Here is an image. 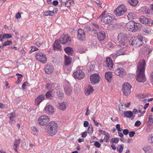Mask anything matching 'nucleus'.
Wrapping results in <instances>:
<instances>
[{"instance_id": "f3484780", "label": "nucleus", "mask_w": 153, "mask_h": 153, "mask_svg": "<svg viewBox=\"0 0 153 153\" xmlns=\"http://www.w3.org/2000/svg\"><path fill=\"white\" fill-rule=\"evenodd\" d=\"M115 74L117 76L122 77L125 75L126 73L124 69L122 68H117L115 71Z\"/></svg>"}, {"instance_id": "f257e3e1", "label": "nucleus", "mask_w": 153, "mask_h": 153, "mask_svg": "<svg viewBox=\"0 0 153 153\" xmlns=\"http://www.w3.org/2000/svg\"><path fill=\"white\" fill-rule=\"evenodd\" d=\"M145 61L143 59L139 61L137 65V80L139 82H143L146 81V78L144 74L145 70Z\"/></svg>"}, {"instance_id": "13d9d810", "label": "nucleus", "mask_w": 153, "mask_h": 153, "mask_svg": "<svg viewBox=\"0 0 153 153\" xmlns=\"http://www.w3.org/2000/svg\"><path fill=\"white\" fill-rule=\"evenodd\" d=\"M112 44L111 43H108L105 45V47L107 49H110L112 47Z\"/></svg>"}, {"instance_id": "e433bc0d", "label": "nucleus", "mask_w": 153, "mask_h": 153, "mask_svg": "<svg viewBox=\"0 0 153 153\" xmlns=\"http://www.w3.org/2000/svg\"><path fill=\"white\" fill-rule=\"evenodd\" d=\"M61 46L59 43V41L56 40L53 45V48L54 50H59L61 49Z\"/></svg>"}, {"instance_id": "de8ad7c7", "label": "nucleus", "mask_w": 153, "mask_h": 153, "mask_svg": "<svg viewBox=\"0 0 153 153\" xmlns=\"http://www.w3.org/2000/svg\"><path fill=\"white\" fill-rule=\"evenodd\" d=\"M57 95L58 97L59 98H62L63 97L64 94L59 91H58L57 92Z\"/></svg>"}, {"instance_id": "7ed1b4c3", "label": "nucleus", "mask_w": 153, "mask_h": 153, "mask_svg": "<svg viewBox=\"0 0 153 153\" xmlns=\"http://www.w3.org/2000/svg\"><path fill=\"white\" fill-rule=\"evenodd\" d=\"M47 133L50 136H54L58 131L57 124L54 121L50 122L47 126Z\"/></svg>"}, {"instance_id": "c756f323", "label": "nucleus", "mask_w": 153, "mask_h": 153, "mask_svg": "<svg viewBox=\"0 0 153 153\" xmlns=\"http://www.w3.org/2000/svg\"><path fill=\"white\" fill-rule=\"evenodd\" d=\"M94 91L92 87L88 86V87L85 90L84 93L86 95H88L91 94Z\"/></svg>"}, {"instance_id": "5701e85b", "label": "nucleus", "mask_w": 153, "mask_h": 153, "mask_svg": "<svg viewBox=\"0 0 153 153\" xmlns=\"http://www.w3.org/2000/svg\"><path fill=\"white\" fill-rule=\"evenodd\" d=\"M105 62L106 66L109 69H110L113 68V64L111 59L109 57L106 58Z\"/></svg>"}, {"instance_id": "37998d69", "label": "nucleus", "mask_w": 153, "mask_h": 153, "mask_svg": "<svg viewBox=\"0 0 153 153\" xmlns=\"http://www.w3.org/2000/svg\"><path fill=\"white\" fill-rule=\"evenodd\" d=\"M123 145L121 144L119 145L117 148V150L120 153H121L123 149Z\"/></svg>"}, {"instance_id": "4c0bfd02", "label": "nucleus", "mask_w": 153, "mask_h": 153, "mask_svg": "<svg viewBox=\"0 0 153 153\" xmlns=\"http://www.w3.org/2000/svg\"><path fill=\"white\" fill-rule=\"evenodd\" d=\"M129 20H132L136 18V16L135 14L133 13H129L127 16Z\"/></svg>"}, {"instance_id": "5fc2aeb1", "label": "nucleus", "mask_w": 153, "mask_h": 153, "mask_svg": "<svg viewBox=\"0 0 153 153\" xmlns=\"http://www.w3.org/2000/svg\"><path fill=\"white\" fill-rule=\"evenodd\" d=\"M22 75H21V76H19L18 77V79L17 81V83H19L22 81Z\"/></svg>"}, {"instance_id": "412c9836", "label": "nucleus", "mask_w": 153, "mask_h": 153, "mask_svg": "<svg viewBox=\"0 0 153 153\" xmlns=\"http://www.w3.org/2000/svg\"><path fill=\"white\" fill-rule=\"evenodd\" d=\"M142 31L144 34L146 35H150L153 33V30L149 27H144L143 28Z\"/></svg>"}, {"instance_id": "0eeeda50", "label": "nucleus", "mask_w": 153, "mask_h": 153, "mask_svg": "<svg viewBox=\"0 0 153 153\" xmlns=\"http://www.w3.org/2000/svg\"><path fill=\"white\" fill-rule=\"evenodd\" d=\"M127 11V8L126 6L123 4L120 5L114 11V14L118 16H120L123 15Z\"/></svg>"}, {"instance_id": "423d86ee", "label": "nucleus", "mask_w": 153, "mask_h": 153, "mask_svg": "<svg viewBox=\"0 0 153 153\" xmlns=\"http://www.w3.org/2000/svg\"><path fill=\"white\" fill-rule=\"evenodd\" d=\"M143 37L141 36L137 37H133L131 38L129 43L135 47H138L141 45L143 43Z\"/></svg>"}, {"instance_id": "338daca9", "label": "nucleus", "mask_w": 153, "mask_h": 153, "mask_svg": "<svg viewBox=\"0 0 153 153\" xmlns=\"http://www.w3.org/2000/svg\"><path fill=\"white\" fill-rule=\"evenodd\" d=\"M87 135V133L86 132H84L82 133L81 136L82 137H85Z\"/></svg>"}, {"instance_id": "9b49d317", "label": "nucleus", "mask_w": 153, "mask_h": 153, "mask_svg": "<svg viewBox=\"0 0 153 153\" xmlns=\"http://www.w3.org/2000/svg\"><path fill=\"white\" fill-rule=\"evenodd\" d=\"M35 57L37 60L45 64L47 62V58L45 54L41 52L36 53L35 55Z\"/></svg>"}, {"instance_id": "a18cd8bd", "label": "nucleus", "mask_w": 153, "mask_h": 153, "mask_svg": "<svg viewBox=\"0 0 153 153\" xmlns=\"http://www.w3.org/2000/svg\"><path fill=\"white\" fill-rule=\"evenodd\" d=\"M88 133L92 134L93 132V129L91 125H89L87 129Z\"/></svg>"}, {"instance_id": "c85d7f7f", "label": "nucleus", "mask_w": 153, "mask_h": 153, "mask_svg": "<svg viewBox=\"0 0 153 153\" xmlns=\"http://www.w3.org/2000/svg\"><path fill=\"white\" fill-rule=\"evenodd\" d=\"M105 33L102 31L100 32L97 34L98 38L100 41L103 40L105 38Z\"/></svg>"}, {"instance_id": "4468645a", "label": "nucleus", "mask_w": 153, "mask_h": 153, "mask_svg": "<svg viewBox=\"0 0 153 153\" xmlns=\"http://www.w3.org/2000/svg\"><path fill=\"white\" fill-rule=\"evenodd\" d=\"M44 110L45 113L49 115L52 114L54 112V109L52 105L47 104Z\"/></svg>"}, {"instance_id": "f704fd0d", "label": "nucleus", "mask_w": 153, "mask_h": 153, "mask_svg": "<svg viewBox=\"0 0 153 153\" xmlns=\"http://www.w3.org/2000/svg\"><path fill=\"white\" fill-rule=\"evenodd\" d=\"M65 64L66 65H69L71 62V59L69 56L65 55Z\"/></svg>"}, {"instance_id": "9d476101", "label": "nucleus", "mask_w": 153, "mask_h": 153, "mask_svg": "<svg viewBox=\"0 0 153 153\" xmlns=\"http://www.w3.org/2000/svg\"><path fill=\"white\" fill-rule=\"evenodd\" d=\"M131 86L129 83L128 82L124 83L122 86V91L124 95L126 96L129 95L131 93Z\"/></svg>"}, {"instance_id": "c9c22d12", "label": "nucleus", "mask_w": 153, "mask_h": 153, "mask_svg": "<svg viewBox=\"0 0 153 153\" xmlns=\"http://www.w3.org/2000/svg\"><path fill=\"white\" fill-rule=\"evenodd\" d=\"M20 142L21 141L20 139H17L15 140L14 143V149L16 152H17V146H19Z\"/></svg>"}, {"instance_id": "4be33fe9", "label": "nucleus", "mask_w": 153, "mask_h": 153, "mask_svg": "<svg viewBox=\"0 0 153 153\" xmlns=\"http://www.w3.org/2000/svg\"><path fill=\"white\" fill-rule=\"evenodd\" d=\"M65 92L66 95L68 96H70L71 93L72 91V89L71 87L69 85H66L64 88Z\"/></svg>"}, {"instance_id": "3c124183", "label": "nucleus", "mask_w": 153, "mask_h": 153, "mask_svg": "<svg viewBox=\"0 0 153 153\" xmlns=\"http://www.w3.org/2000/svg\"><path fill=\"white\" fill-rule=\"evenodd\" d=\"M38 50V48H37L35 46H31V49L30 51H29L30 53H31L33 52L36 51Z\"/></svg>"}, {"instance_id": "1a4fd4ad", "label": "nucleus", "mask_w": 153, "mask_h": 153, "mask_svg": "<svg viewBox=\"0 0 153 153\" xmlns=\"http://www.w3.org/2000/svg\"><path fill=\"white\" fill-rule=\"evenodd\" d=\"M50 121L49 117L45 115H42L40 116L38 120V124L41 126H44Z\"/></svg>"}, {"instance_id": "680f3d73", "label": "nucleus", "mask_w": 153, "mask_h": 153, "mask_svg": "<svg viewBox=\"0 0 153 153\" xmlns=\"http://www.w3.org/2000/svg\"><path fill=\"white\" fill-rule=\"evenodd\" d=\"M123 132L124 135H127L129 133V131L127 129H125L123 130Z\"/></svg>"}, {"instance_id": "2eb2a0df", "label": "nucleus", "mask_w": 153, "mask_h": 153, "mask_svg": "<svg viewBox=\"0 0 153 153\" xmlns=\"http://www.w3.org/2000/svg\"><path fill=\"white\" fill-rule=\"evenodd\" d=\"M146 125L149 128H152L153 127V115L151 113L149 115L148 118L146 121Z\"/></svg>"}, {"instance_id": "39448f33", "label": "nucleus", "mask_w": 153, "mask_h": 153, "mask_svg": "<svg viewBox=\"0 0 153 153\" xmlns=\"http://www.w3.org/2000/svg\"><path fill=\"white\" fill-rule=\"evenodd\" d=\"M141 25L139 23H136L133 21H131L127 24L126 27L129 31L135 32L140 29Z\"/></svg>"}, {"instance_id": "6e6d98bb", "label": "nucleus", "mask_w": 153, "mask_h": 153, "mask_svg": "<svg viewBox=\"0 0 153 153\" xmlns=\"http://www.w3.org/2000/svg\"><path fill=\"white\" fill-rule=\"evenodd\" d=\"M99 132H100L101 134H104L105 135L106 134H107L108 133L107 132H106L105 131H103L101 129H100L99 130Z\"/></svg>"}, {"instance_id": "c03bdc74", "label": "nucleus", "mask_w": 153, "mask_h": 153, "mask_svg": "<svg viewBox=\"0 0 153 153\" xmlns=\"http://www.w3.org/2000/svg\"><path fill=\"white\" fill-rule=\"evenodd\" d=\"M51 91H48L45 94V96L47 98L51 99L52 97V94Z\"/></svg>"}, {"instance_id": "aec40b11", "label": "nucleus", "mask_w": 153, "mask_h": 153, "mask_svg": "<svg viewBox=\"0 0 153 153\" xmlns=\"http://www.w3.org/2000/svg\"><path fill=\"white\" fill-rule=\"evenodd\" d=\"M67 105L65 102H59L57 105V107L59 109L64 111L66 108Z\"/></svg>"}, {"instance_id": "393cba45", "label": "nucleus", "mask_w": 153, "mask_h": 153, "mask_svg": "<svg viewBox=\"0 0 153 153\" xmlns=\"http://www.w3.org/2000/svg\"><path fill=\"white\" fill-rule=\"evenodd\" d=\"M44 98L45 96L44 95H41L39 96L35 99V105H38L44 100Z\"/></svg>"}, {"instance_id": "72a5a7b5", "label": "nucleus", "mask_w": 153, "mask_h": 153, "mask_svg": "<svg viewBox=\"0 0 153 153\" xmlns=\"http://www.w3.org/2000/svg\"><path fill=\"white\" fill-rule=\"evenodd\" d=\"M140 11L142 12L143 14L147 13L149 14L150 13V10L148 8L146 7H143L140 9Z\"/></svg>"}, {"instance_id": "a878e982", "label": "nucleus", "mask_w": 153, "mask_h": 153, "mask_svg": "<svg viewBox=\"0 0 153 153\" xmlns=\"http://www.w3.org/2000/svg\"><path fill=\"white\" fill-rule=\"evenodd\" d=\"M53 71V67L51 65H48L45 67V72L48 74H51Z\"/></svg>"}, {"instance_id": "69168bd1", "label": "nucleus", "mask_w": 153, "mask_h": 153, "mask_svg": "<svg viewBox=\"0 0 153 153\" xmlns=\"http://www.w3.org/2000/svg\"><path fill=\"white\" fill-rule=\"evenodd\" d=\"M21 17V14L19 13H18L16 14V15L15 18L16 19H19Z\"/></svg>"}, {"instance_id": "052dcab7", "label": "nucleus", "mask_w": 153, "mask_h": 153, "mask_svg": "<svg viewBox=\"0 0 153 153\" xmlns=\"http://www.w3.org/2000/svg\"><path fill=\"white\" fill-rule=\"evenodd\" d=\"M129 133V136L130 137H133L135 134V132L134 131H131Z\"/></svg>"}, {"instance_id": "ddd939ff", "label": "nucleus", "mask_w": 153, "mask_h": 153, "mask_svg": "<svg viewBox=\"0 0 153 153\" xmlns=\"http://www.w3.org/2000/svg\"><path fill=\"white\" fill-rule=\"evenodd\" d=\"M73 76L75 79H80L84 78L85 74L82 71L77 70L74 72Z\"/></svg>"}, {"instance_id": "a19ab883", "label": "nucleus", "mask_w": 153, "mask_h": 153, "mask_svg": "<svg viewBox=\"0 0 153 153\" xmlns=\"http://www.w3.org/2000/svg\"><path fill=\"white\" fill-rule=\"evenodd\" d=\"M31 133L33 134H37L38 133V130L36 126L32 127L31 128Z\"/></svg>"}, {"instance_id": "7c9ffc66", "label": "nucleus", "mask_w": 153, "mask_h": 153, "mask_svg": "<svg viewBox=\"0 0 153 153\" xmlns=\"http://www.w3.org/2000/svg\"><path fill=\"white\" fill-rule=\"evenodd\" d=\"M105 79L108 82H110L112 78V73L111 72H107L105 73Z\"/></svg>"}, {"instance_id": "58836bf2", "label": "nucleus", "mask_w": 153, "mask_h": 153, "mask_svg": "<svg viewBox=\"0 0 153 153\" xmlns=\"http://www.w3.org/2000/svg\"><path fill=\"white\" fill-rule=\"evenodd\" d=\"M128 2L131 5L135 6L137 4L138 1L137 0H128Z\"/></svg>"}, {"instance_id": "e2e57ef3", "label": "nucleus", "mask_w": 153, "mask_h": 153, "mask_svg": "<svg viewBox=\"0 0 153 153\" xmlns=\"http://www.w3.org/2000/svg\"><path fill=\"white\" fill-rule=\"evenodd\" d=\"M35 45L38 47L40 46L42 44V42H39L38 41H37L35 43Z\"/></svg>"}, {"instance_id": "473e14b6", "label": "nucleus", "mask_w": 153, "mask_h": 153, "mask_svg": "<svg viewBox=\"0 0 153 153\" xmlns=\"http://www.w3.org/2000/svg\"><path fill=\"white\" fill-rule=\"evenodd\" d=\"M145 153H152V148L150 146H145L143 148Z\"/></svg>"}, {"instance_id": "09e8293b", "label": "nucleus", "mask_w": 153, "mask_h": 153, "mask_svg": "<svg viewBox=\"0 0 153 153\" xmlns=\"http://www.w3.org/2000/svg\"><path fill=\"white\" fill-rule=\"evenodd\" d=\"M119 141V139L117 138H112L111 140V143H117Z\"/></svg>"}, {"instance_id": "49530a36", "label": "nucleus", "mask_w": 153, "mask_h": 153, "mask_svg": "<svg viewBox=\"0 0 153 153\" xmlns=\"http://www.w3.org/2000/svg\"><path fill=\"white\" fill-rule=\"evenodd\" d=\"M110 138V135L108 133L105 135V137L104 138V140L106 142L108 143L109 141V139Z\"/></svg>"}, {"instance_id": "603ef678", "label": "nucleus", "mask_w": 153, "mask_h": 153, "mask_svg": "<svg viewBox=\"0 0 153 153\" xmlns=\"http://www.w3.org/2000/svg\"><path fill=\"white\" fill-rule=\"evenodd\" d=\"M10 121L9 123L11 125H12V124H14L15 123L16 121L14 119V118H12V117H10Z\"/></svg>"}, {"instance_id": "ea45409f", "label": "nucleus", "mask_w": 153, "mask_h": 153, "mask_svg": "<svg viewBox=\"0 0 153 153\" xmlns=\"http://www.w3.org/2000/svg\"><path fill=\"white\" fill-rule=\"evenodd\" d=\"M65 52L68 55L72 54L73 52L72 49L70 47H67L64 49Z\"/></svg>"}, {"instance_id": "0e129e2a", "label": "nucleus", "mask_w": 153, "mask_h": 153, "mask_svg": "<svg viewBox=\"0 0 153 153\" xmlns=\"http://www.w3.org/2000/svg\"><path fill=\"white\" fill-rule=\"evenodd\" d=\"M94 28H93V29L94 30H97L99 29V26L98 25L96 24H94Z\"/></svg>"}, {"instance_id": "bf43d9fd", "label": "nucleus", "mask_w": 153, "mask_h": 153, "mask_svg": "<svg viewBox=\"0 0 153 153\" xmlns=\"http://www.w3.org/2000/svg\"><path fill=\"white\" fill-rule=\"evenodd\" d=\"M141 124V122L137 120L136 122L134 124V126H139Z\"/></svg>"}, {"instance_id": "f03ea898", "label": "nucleus", "mask_w": 153, "mask_h": 153, "mask_svg": "<svg viewBox=\"0 0 153 153\" xmlns=\"http://www.w3.org/2000/svg\"><path fill=\"white\" fill-rule=\"evenodd\" d=\"M117 45L118 47H120L121 48L115 54H111V56L114 58H115L118 56L124 55L126 53V45L124 42H118Z\"/></svg>"}, {"instance_id": "6ab92c4d", "label": "nucleus", "mask_w": 153, "mask_h": 153, "mask_svg": "<svg viewBox=\"0 0 153 153\" xmlns=\"http://www.w3.org/2000/svg\"><path fill=\"white\" fill-rule=\"evenodd\" d=\"M128 36L127 34L124 33H121L118 34V42H124L126 43V40L127 39Z\"/></svg>"}, {"instance_id": "864d4df0", "label": "nucleus", "mask_w": 153, "mask_h": 153, "mask_svg": "<svg viewBox=\"0 0 153 153\" xmlns=\"http://www.w3.org/2000/svg\"><path fill=\"white\" fill-rule=\"evenodd\" d=\"M9 116L10 117H12V118H14L16 117V115L15 113L12 112L10 114H8V116Z\"/></svg>"}, {"instance_id": "6e6552de", "label": "nucleus", "mask_w": 153, "mask_h": 153, "mask_svg": "<svg viewBox=\"0 0 153 153\" xmlns=\"http://www.w3.org/2000/svg\"><path fill=\"white\" fill-rule=\"evenodd\" d=\"M101 22L105 24H108L111 23L114 19L113 15L110 13L102 14Z\"/></svg>"}, {"instance_id": "bb28decb", "label": "nucleus", "mask_w": 153, "mask_h": 153, "mask_svg": "<svg viewBox=\"0 0 153 153\" xmlns=\"http://www.w3.org/2000/svg\"><path fill=\"white\" fill-rule=\"evenodd\" d=\"M12 36L10 33H5L0 35V41L2 42L4 39H8L12 38Z\"/></svg>"}, {"instance_id": "dca6fc26", "label": "nucleus", "mask_w": 153, "mask_h": 153, "mask_svg": "<svg viewBox=\"0 0 153 153\" xmlns=\"http://www.w3.org/2000/svg\"><path fill=\"white\" fill-rule=\"evenodd\" d=\"M71 41L70 37L67 35L62 36L59 39L60 43L63 44L70 42Z\"/></svg>"}, {"instance_id": "79ce46f5", "label": "nucleus", "mask_w": 153, "mask_h": 153, "mask_svg": "<svg viewBox=\"0 0 153 153\" xmlns=\"http://www.w3.org/2000/svg\"><path fill=\"white\" fill-rule=\"evenodd\" d=\"M74 2L72 0H69L66 1L65 3V6L67 7H70L72 4H74Z\"/></svg>"}, {"instance_id": "2f4dec72", "label": "nucleus", "mask_w": 153, "mask_h": 153, "mask_svg": "<svg viewBox=\"0 0 153 153\" xmlns=\"http://www.w3.org/2000/svg\"><path fill=\"white\" fill-rule=\"evenodd\" d=\"M139 20L141 23L144 24H146L149 23V19L144 16H141L139 19Z\"/></svg>"}, {"instance_id": "cd10ccee", "label": "nucleus", "mask_w": 153, "mask_h": 153, "mask_svg": "<svg viewBox=\"0 0 153 153\" xmlns=\"http://www.w3.org/2000/svg\"><path fill=\"white\" fill-rule=\"evenodd\" d=\"M57 10L56 8L54 9L53 11H45L44 12V15L45 16H53L54 14L55 13L54 11H55V13L57 12Z\"/></svg>"}, {"instance_id": "4d7b16f0", "label": "nucleus", "mask_w": 153, "mask_h": 153, "mask_svg": "<svg viewBox=\"0 0 153 153\" xmlns=\"http://www.w3.org/2000/svg\"><path fill=\"white\" fill-rule=\"evenodd\" d=\"M94 146L98 148H99L100 146V144L97 141L95 142L94 143Z\"/></svg>"}, {"instance_id": "a211bd4d", "label": "nucleus", "mask_w": 153, "mask_h": 153, "mask_svg": "<svg viewBox=\"0 0 153 153\" xmlns=\"http://www.w3.org/2000/svg\"><path fill=\"white\" fill-rule=\"evenodd\" d=\"M85 33L83 30L79 29L78 30L77 38L78 39L83 41L85 39Z\"/></svg>"}, {"instance_id": "20e7f679", "label": "nucleus", "mask_w": 153, "mask_h": 153, "mask_svg": "<svg viewBox=\"0 0 153 153\" xmlns=\"http://www.w3.org/2000/svg\"><path fill=\"white\" fill-rule=\"evenodd\" d=\"M152 50V47L148 45L142 47L139 50V52L142 57L147 58L149 56V54Z\"/></svg>"}, {"instance_id": "f8f14e48", "label": "nucleus", "mask_w": 153, "mask_h": 153, "mask_svg": "<svg viewBox=\"0 0 153 153\" xmlns=\"http://www.w3.org/2000/svg\"><path fill=\"white\" fill-rule=\"evenodd\" d=\"M90 79L91 83L94 85L98 83L99 82L100 77L99 74H94L90 76Z\"/></svg>"}, {"instance_id": "774afa93", "label": "nucleus", "mask_w": 153, "mask_h": 153, "mask_svg": "<svg viewBox=\"0 0 153 153\" xmlns=\"http://www.w3.org/2000/svg\"><path fill=\"white\" fill-rule=\"evenodd\" d=\"M151 79V82L153 85V71L150 74Z\"/></svg>"}, {"instance_id": "8fccbe9b", "label": "nucleus", "mask_w": 153, "mask_h": 153, "mask_svg": "<svg viewBox=\"0 0 153 153\" xmlns=\"http://www.w3.org/2000/svg\"><path fill=\"white\" fill-rule=\"evenodd\" d=\"M12 43V42L11 41L7 40L3 43V46H7L10 45Z\"/></svg>"}, {"instance_id": "b1692460", "label": "nucleus", "mask_w": 153, "mask_h": 153, "mask_svg": "<svg viewBox=\"0 0 153 153\" xmlns=\"http://www.w3.org/2000/svg\"><path fill=\"white\" fill-rule=\"evenodd\" d=\"M123 114L124 115L123 117H126L128 118H130L133 117V119L134 117V116H133V113L131 111H123Z\"/></svg>"}]
</instances>
